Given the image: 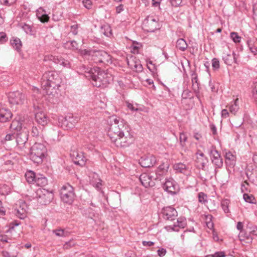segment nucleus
I'll use <instances>...</instances> for the list:
<instances>
[{
	"mask_svg": "<svg viewBox=\"0 0 257 257\" xmlns=\"http://www.w3.org/2000/svg\"><path fill=\"white\" fill-rule=\"evenodd\" d=\"M108 136L117 147H128L134 141L133 135L128 125L123 120L112 116Z\"/></svg>",
	"mask_w": 257,
	"mask_h": 257,
	"instance_id": "f257e3e1",
	"label": "nucleus"
},
{
	"mask_svg": "<svg viewBox=\"0 0 257 257\" xmlns=\"http://www.w3.org/2000/svg\"><path fill=\"white\" fill-rule=\"evenodd\" d=\"M61 79L55 71L46 72L42 76L41 85L44 93L48 96L49 101L54 102L58 96Z\"/></svg>",
	"mask_w": 257,
	"mask_h": 257,
	"instance_id": "f03ea898",
	"label": "nucleus"
},
{
	"mask_svg": "<svg viewBox=\"0 0 257 257\" xmlns=\"http://www.w3.org/2000/svg\"><path fill=\"white\" fill-rule=\"evenodd\" d=\"M81 73L89 79H92V84L97 87L105 86L112 80L110 75L101 71L98 67L86 68L83 66Z\"/></svg>",
	"mask_w": 257,
	"mask_h": 257,
	"instance_id": "7ed1b4c3",
	"label": "nucleus"
},
{
	"mask_svg": "<svg viewBox=\"0 0 257 257\" xmlns=\"http://www.w3.org/2000/svg\"><path fill=\"white\" fill-rule=\"evenodd\" d=\"M46 152V148L43 144L36 143L31 148L30 159L35 163L41 164Z\"/></svg>",
	"mask_w": 257,
	"mask_h": 257,
	"instance_id": "20e7f679",
	"label": "nucleus"
},
{
	"mask_svg": "<svg viewBox=\"0 0 257 257\" xmlns=\"http://www.w3.org/2000/svg\"><path fill=\"white\" fill-rule=\"evenodd\" d=\"M59 192L60 198L63 203L69 205L72 204L76 197L72 186L66 183L61 187Z\"/></svg>",
	"mask_w": 257,
	"mask_h": 257,
	"instance_id": "39448f33",
	"label": "nucleus"
},
{
	"mask_svg": "<svg viewBox=\"0 0 257 257\" xmlns=\"http://www.w3.org/2000/svg\"><path fill=\"white\" fill-rule=\"evenodd\" d=\"M54 197L53 193L44 188H40L36 192V198L38 202L42 204L46 205L50 203Z\"/></svg>",
	"mask_w": 257,
	"mask_h": 257,
	"instance_id": "423d86ee",
	"label": "nucleus"
},
{
	"mask_svg": "<svg viewBox=\"0 0 257 257\" xmlns=\"http://www.w3.org/2000/svg\"><path fill=\"white\" fill-rule=\"evenodd\" d=\"M92 59L96 63L106 64L111 62V57L104 51H96L92 54Z\"/></svg>",
	"mask_w": 257,
	"mask_h": 257,
	"instance_id": "0eeeda50",
	"label": "nucleus"
},
{
	"mask_svg": "<svg viewBox=\"0 0 257 257\" xmlns=\"http://www.w3.org/2000/svg\"><path fill=\"white\" fill-rule=\"evenodd\" d=\"M29 121L25 119L24 117L17 116L12 121L11 124V128L17 131L26 130L29 127Z\"/></svg>",
	"mask_w": 257,
	"mask_h": 257,
	"instance_id": "6e6552de",
	"label": "nucleus"
},
{
	"mask_svg": "<svg viewBox=\"0 0 257 257\" xmlns=\"http://www.w3.org/2000/svg\"><path fill=\"white\" fill-rule=\"evenodd\" d=\"M8 98L10 103L12 104L22 105L26 101L25 95L20 91L10 92Z\"/></svg>",
	"mask_w": 257,
	"mask_h": 257,
	"instance_id": "1a4fd4ad",
	"label": "nucleus"
},
{
	"mask_svg": "<svg viewBox=\"0 0 257 257\" xmlns=\"http://www.w3.org/2000/svg\"><path fill=\"white\" fill-rule=\"evenodd\" d=\"M143 28L147 32H154L159 28L158 20L153 16L148 17L143 22Z\"/></svg>",
	"mask_w": 257,
	"mask_h": 257,
	"instance_id": "9d476101",
	"label": "nucleus"
},
{
	"mask_svg": "<svg viewBox=\"0 0 257 257\" xmlns=\"http://www.w3.org/2000/svg\"><path fill=\"white\" fill-rule=\"evenodd\" d=\"M28 138V131L27 130H23L21 132L17 135L16 142L17 146L21 150H23L25 149Z\"/></svg>",
	"mask_w": 257,
	"mask_h": 257,
	"instance_id": "9b49d317",
	"label": "nucleus"
},
{
	"mask_svg": "<svg viewBox=\"0 0 257 257\" xmlns=\"http://www.w3.org/2000/svg\"><path fill=\"white\" fill-rule=\"evenodd\" d=\"M186 225V219L183 217H180L177 219L172 225H169L165 226V229L168 231H178L180 228H183Z\"/></svg>",
	"mask_w": 257,
	"mask_h": 257,
	"instance_id": "f8f14e48",
	"label": "nucleus"
},
{
	"mask_svg": "<svg viewBox=\"0 0 257 257\" xmlns=\"http://www.w3.org/2000/svg\"><path fill=\"white\" fill-rule=\"evenodd\" d=\"M18 207L15 210V214L19 218L24 219L27 216L28 206L26 202L23 200H20L18 202Z\"/></svg>",
	"mask_w": 257,
	"mask_h": 257,
	"instance_id": "ddd939ff",
	"label": "nucleus"
},
{
	"mask_svg": "<svg viewBox=\"0 0 257 257\" xmlns=\"http://www.w3.org/2000/svg\"><path fill=\"white\" fill-rule=\"evenodd\" d=\"M162 214L165 219L170 221H174L178 215L176 209L171 206L164 208Z\"/></svg>",
	"mask_w": 257,
	"mask_h": 257,
	"instance_id": "4468645a",
	"label": "nucleus"
},
{
	"mask_svg": "<svg viewBox=\"0 0 257 257\" xmlns=\"http://www.w3.org/2000/svg\"><path fill=\"white\" fill-rule=\"evenodd\" d=\"M44 61H52L55 63L59 64L64 67H69L70 63L66 60H64L58 56H55L52 55H47L44 56Z\"/></svg>",
	"mask_w": 257,
	"mask_h": 257,
	"instance_id": "2eb2a0df",
	"label": "nucleus"
},
{
	"mask_svg": "<svg viewBox=\"0 0 257 257\" xmlns=\"http://www.w3.org/2000/svg\"><path fill=\"white\" fill-rule=\"evenodd\" d=\"M164 190L171 194H175L178 190V186L173 179H166L164 184Z\"/></svg>",
	"mask_w": 257,
	"mask_h": 257,
	"instance_id": "dca6fc26",
	"label": "nucleus"
},
{
	"mask_svg": "<svg viewBox=\"0 0 257 257\" xmlns=\"http://www.w3.org/2000/svg\"><path fill=\"white\" fill-rule=\"evenodd\" d=\"M78 121L77 117L67 116L63 120L62 126L66 130L71 129L75 126Z\"/></svg>",
	"mask_w": 257,
	"mask_h": 257,
	"instance_id": "f3484780",
	"label": "nucleus"
},
{
	"mask_svg": "<svg viewBox=\"0 0 257 257\" xmlns=\"http://www.w3.org/2000/svg\"><path fill=\"white\" fill-rule=\"evenodd\" d=\"M35 120L38 124L44 126L48 123L49 118L44 111L38 109L35 111Z\"/></svg>",
	"mask_w": 257,
	"mask_h": 257,
	"instance_id": "a211bd4d",
	"label": "nucleus"
},
{
	"mask_svg": "<svg viewBox=\"0 0 257 257\" xmlns=\"http://www.w3.org/2000/svg\"><path fill=\"white\" fill-rule=\"evenodd\" d=\"M156 162V158L153 155L142 157L140 160V165L144 168H149L154 166Z\"/></svg>",
	"mask_w": 257,
	"mask_h": 257,
	"instance_id": "6ab92c4d",
	"label": "nucleus"
},
{
	"mask_svg": "<svg viewBox=\"0 0 257 257\" xmlns=\"http://www.w3.org/2000/svg\"><path fill=\"white\" fill-rule=\"evenodd\" d=\"M195 161L197 164V166L202 169H204V168L208 162L207 157H206L204 154L200 151H197L196 153Z\"/></svg>",
	"mask_w": 257,
	"mask_h": 257,
	"instance_id": "aec40b11",
	"label": "nucleus"
},
{
	"mask_svg": "<svg viewBox=\"0 0 257 257\" xmlns=\"http://www.w3.org/2000/svg\"><path fill=\"white\" fill-rule=\"evenodd\" d=\"M72 159L75 164L80 166L85 165L86 158L84 156L83 153L81 152H73L71 154Z\"/></svg>",
	"mask_w": 257,
	"mask_h": 257,
	"instance_id": "412c9836",
	"label": "nucleus"
},
{
	"mask_svg": "<svg viewBox=\"0 0 257 257\" xmlns=\"http://www.w3.org/2000/svg\"><path fill=\"white\" fill-rule=\"evenodd\" d=\"M210 155L212 162L218 168L221 167L223 165V161L218 152L215 150H211Z\"/></svg>",
	"mask_w": 257,
	"mask_h": 257,
	"instance_id": "4be33fe9",
	"label": "nucleus"
},
{
	"mask_svg": "<svg viewBox=\"0 0 257 257\" xmlns=\"http://www.w3.org/2000/svg\"><path fill=\"white\" fill-rule=\"evenodd\" d=\"M173 168L176 172L181 173L186 175H189L190 173L189 166L183 163H176L174 165Z\"/></svg>",
	"mask_w": 257,
	"mask_h": 257,
	"instance_id": "5701e85b",
	"label": "nucleus"
},
{
	"mask_svg": "<svg viewBox=\"0 0 257 257\" xmlns=\"http://www.w3.org/2000/svg\"><path fill=\"white\" fill-rule=\"evenodd\" d=\"M139 179L142 184L146 188L154 185V182L152 180V177L146 173L141 175Z\"/></svg>",
	"mask_w": 257,
	"mask_h": 257,
	"instance_id": "b1692460",
	"label": "nucleus"
},
{
	"mask_svg": "<svg viewBox=\"0 0 257 257\" xmlns=\"http://www.w3.org/2000/svg\"><path fill=\"white\" fill-rule=\"evenodd\" d=\"M223 60L224 63L228 65H231L233 62L237 63V58L234 52L224 53Z\"/></svg>",
	"mask_w": 257,
	"mask_h": 257,
	"instance_id": "393cba45",
	"label": "nucleus"
},
{
	"mask_svg": "<svg viewBox=\"0 0 257 257\" xmlns=\"http://www.w3.org/2000/svg\"><path fill=\"white\" fill-rule=\"evenodd\" d=\"M12 113L11 111L5 108L0 109V121L5 122L11 118Z\"/></svg>",
	"mask_w": 257,
	"mask_h": 257,
	"instance_id": "a878e982",
	"label": "nucleus"
},
{
	"mask_svg": "<svg viewBox=\"0 0 257 257\" xmlns=\"http://www.w3.org/2000/svg\"><path fill=\"white\" fill-rule=\"evenodd\" d=\"M238 238L240 241L244 242L245 243H250L252 241V238L250 233H247L244 231L240 232Z\"/></svg>",
	"mask_w": 257,
	"mask_h": 257,
	"instance_id": "bb28decb",
	"label": "nucleus"
},
{
	"mask_svg": "<svg viewBox=\"0 0 257 257\" xmlns=\"http://www.w3.org/2000/svg\"><path fill=\"white\" fill-rule=\"evenodd\" d=\"M238 98L235 99L233 102H231L228 106L229 110L231 113L235 115L239 109Z\"/></svg>",
	"mask_w": 257,
	"mask_h": 257,
	"instance_id": "cd10ccee",
	"label": "nucleus"
},
{
	"mask_svg": "<svg viewBox=\"0 0 257 257\" xmlns=\"http://www.w3.org/2000/svg\"><path fill=\"white\" fill-rule=\"evenodd\" d=\"M176 47L181 51H184L188 47V44L182 38L179 39L176 42Z\"/></svg>",
	"mask_w": 257,
	"mask_h": 257,
	"instance_id": "c85d7f7f",
	"label": "nucleus"
},
{
	"mask_svg": "<svg viewBox=\"0 0 257 257\" xmlns=\"http://www.w3.org/2000/svg\"><path fill=\"white\" fill-rule=\"evenodd\" d=\"M19 26L22 28L26 34L31 35H34L35 34V31L33 30L32 27L29 25L26 24L21 23Z\"/></svg>",
	"mask_w": 257,
	"mask_h": 257,
	"instance_id": "c756f323",
	"label": "nucleus"
},
{
	"mask_svg": "<svg viewBox=\"0 0 257 257\" xmlns=\"http://www.w3.org/2000/svg\"><path fill=\"white\" fill-rule=\"evenodd\" d=\"M25 177L29 183H33L35 182L37 176L34 172L29 171L26 173Z\"/></svg>",
	"mask_w": 257,
	"mask_h": 257,
	"instance_id": "7c9ffc66",
	"label": "nucleus"
},
{
	"mask_svg": "<svg viewBox=\"0 0 257 257\" xmlns=\"http://www.w3.org/2000/svg\"><path fill=\"white\" fill-rule=\"evenodd\" d=\"M235 156L233 155L231 152H229L226 153V163L230 165H234L235 163Z\"/></svg>",
	"mask_w": 257,
	"mask_h": 257,
	"instance_id": "2f4dec72",
	"label": "nucleus"
},
{
	"mask_svg": "<svg viewBox=\"0 0 257 257\" xmlns=\"http://www.w3.org/2000/svg\"><path fill=\"white\" fill-rule=\"evenodd\" d=\"M11 44L14 48L19 51L22 47V42L20 39L14 38L11 40Z\"/></svg>",
	"mask_w": 257,
	"mask_h": 257,
	"instance_id": "473e14b6",
	"label": "nucleus"
},
{
	"mask_svg": "<svg viewBox=\"0 0 257 257\" xmlns=\"http://www.w3.org/2000/svg\"><path fill=\"white\" fill-rule=\"evenodd\" d=\"M35 182L38 186H43L47 184V180L46 178L43 177L41 175H40L38 176H37Z\"/></svg>",
	"mask_w": 257,
	"mask_h": 257,
	"instance_id": "72a5a7b5",
	"label": "nucleus"
},
{
	"mask_svg": "<svg viewBox=\"0 0 257 257\" xmlns=\"http://www.w3.org/2000/svg\"><path fill=\"white\" fill-rule=\"evenodd\" d=\"M100 32L107 37H110L112 35L111 28L108 25H104L102 26L101 28Z\"/></svg>",
	"mask_w": 257,
	"mask_h": 257,
	"instance_id": "f704fd0d",
	"label": "nucleus"
},
{
	"mask_svg": "<svg viewBox=\"0 0 257 257\" xmlns=\"http://www.w3.org/2000/svg\"><path fill=\"white\" fill-rule=\"evenodd\" d=\"M139 59L138 58L133 56H131L129 57H127V63L128 67L131 69H132L135 66V64L137 63V61Z\"/></svg>",
	"mask_w": 257,
	"mask_h": 257,
	"instance_id": "c9c22d12",
	"label": "nucleus"
},
{
	"mask_svg": "<svg viewBox=\"0 0 257 257\" xmlns=\"http://www.w3.org/2000/svg\"><path fill=\"white\" fill-rule=\"evenodd\" d=\"M65 47L76 50L78 48V45L75 41H68L65 44Z\"/></svg>",
	"mask_w": 257,
	"mask_h": 257,
	"instance_id": "e433bc0d",
	"label": "nucleus"
},
{
	"mask_svg": "<svg viewBox=\"0 0 257 257\" xmlns=\"http://www.w3.org/2000/svg\"><path fill=\"white\" fill-rule=\"evenodd\" d=\"M53 232L57 236L63 237L68 235V232L62 229H55L53 230Z\"/></svg>",
	"mask_w": 257,
	"mask_h": 257,
	"instance_id": "4c0bfd02",
	"label": "nucleus"
},
{
	"mask_svg": "<svg viewBox=\"0 0 257 257\" xmlns=\"http://www.w3.org/2000/svg\"><path fill=\"white\" fill-rule=\"evenodd\" d=\"M10 191V187L6 184L1 185L0 186V193L5 195L8 194Z\"/></svg>",
	"mask_w": 257,
	"mask_h": 257,
	"instance_id": "58836bf2",
	"label": "nucleus"
},
{
	"mask_svg": "<svg viewBox=\"0 0 257 257\" xmlns=\"http://www.w3.org/2000/svg\"><path fill=\"white\" fill-rule=\"evenodd\" d=\"M243 197L245 202L250 203H254L255 198L252 195H249L246 193H244Z\"/></svg>",
	"mask_w": 257,
	"mask_h": 257,
	"instance_id": "ea45409f",
	"label": "nucleus"
},
{
	"mask_svg": "<svg viewBox=\"0 0 257 257\" xmlns=\"http://www.w3.org/2000/svg\"><path fill=\"white\" fill-rule=\"evenodd\" d=\"M96 177V181H94V180H93V179H92L91 181V184L95 187H96L97 188H99L100 187V186L101 185V180L99 178H98V175L97 174H94V177Z\"/></svg>",
	"mask_w": 257,
	"mask_h": 257,
	"instance_id": "a19ab883",
	"label": "nucleus"
},
{
	"mask_svg": "<svg viewBox=\"0 0 257 257\" xmlns=\"http://www.w3.org/2000/svg\"><path fill=\"white\" fill-rule=\"evenodd\" d=\"M143 69L142 65L141 64L140 61L139 60L138 61H137L135 66L132 70L137 72H140L142 71Z\"/></svg>",
	"mask_w": 257,
	"mask_h": 257,
	"instance_id": "79ce46f5",
	"label": "nucleus"
},
{
	"mask_svg": "<svg viewBox=\"0 0 257 257\" xmlns=\"http://www.w3.org/2000/svg\"><path fill=\"white\" fill-rule=\"evenodd\" d=\"M187 140L186 135L184 133H181L180 134L179 141L181 146L184 147L185 145V142Z\"/></svg>",
	"mask_w": 257,
	"mask_h": 257,
	"instance_id": "37998d69",
	"label": "nucleus"
},
{
	"mask_svg": "<svg viewBox=\"0 0 257 257\" xmlns=\"http://www.w3.org/2000/svg\"><path fill=\"white\" fill-rule=\"evenodd\" d=\"M229 203V201L227 199H225L222 200L221 202V206L222 209H223L225 213H227L229 212L228 209V205Z\"/></svg>",
	"mask_w": 257,
	"mask_h": 257,
	"instance_id": "c03bdc74",
	"label": "nucleus"
},
{
	"mask_svg": "<svg viewBox=\"0 0 257 257\" xmlns=\"http://www.w3.org/2000/svg\"><path fill=\"white\" fill-rule=\"evenodd\" d=\"M230 37L235 43H239L241 40V37L236 32H231L230 33Z\"/></svg>",
	"mask_w": 257,
	"mask_h": 257,
	"instance_id": "a18cd8bd",
	"label": "nucleus"
},
{
	"mask_svg": "<svg viewBox=\"0 0 257 257\" xmlns=\"http://www.w3.org/2000/svg\"><path fill=\"white\" fill-rule=\"evenodd\" d=\"M212 67L214 70H217L219 68V61L217 58H213L212 60Z\"/></svg>",
	"mask_w": 257,
	"mask_h": 257,
	"instance_id": "49530a36",
	"label": "nucleus"
},
{
	"mask_svg": "<svg viewBox=\"0 0 257 257\" xmlns=\"http://www.w3.org/2000/svg\"><path fill=\"white\" fill-rule=\"evenodd\" d=\"M12 157L10 154L9 155H5L4 156V160L5 161V164L6 165H12L13 162L11 160Z\"/></svg>",
	"mask_w": 257,
	"mask_h": 257,
	"instance_id": "de8ad7c7",
	"label": "nucleus"
},
{
	"mask_svg": "<svg viewBox=\"0 0 257 257\" xmlns=\"http://www.w3.org/2000/svg\"><path fill=\"white\" fill-rule=\"evenodd\" d=\"M198 200L202 203H204L206 201L207 196L202 192H200L198 195Z\"/></svg>",
	"mask_w": 257,
	"mask_h": 257,
	"instance_id": "09e8293b",
	"label": "nucleus"
},
{
	"mask_svg": "<svg viewBox=\"0 0 257 257\" xmlns=\"http://www.w3.org/2000/svg\"><path fill=\"white\" fill-rule=\"evenodd\" d=\"M136 106H134L133 104H132L131 103H127V107L132 110H134V111H142L143 110V109L141 108L138 107V104H136Z\"/></svg>",
	"mask_w": 257,
	"mask_h": 257,
	"instance_id": "8fccbe9b",
	"label": "nucleus"
},
{
	"mask_svg": "<svg viewBox=\"0 0 257 257\" xmlns=\"http://www.w3.org/2000/svg\"><path fill=\"white\" fill-rule=\"evenodd\" d=\"M225 252L224 251H218L213 254L208 255L205 257H225Z\"/></svg>",
	"mask_w": 257,
	"mask_h": 257,
	"instance_id": "3c124183",
	"label": "nucleus"
},
{
	"mask_svg": "<svg viewBox=\"0 0 257 257\" xmlns=\"http://www.w3.org/2000/svg\"><path fill=\"white\" fill-rule=\"evenodd\" d=\"M168 168V164L163 163L162 164L159 166L158 170L161 171L162 172V173H164V172L167 171Z\"/></svg>",
	"mask_w": 257,
	"mask_h": 257,
	"instance_id": "603ef678",
	"label": "nucleus"
},
{
	"mask_svg": "<svg viewBox=\"0 0 257 257\" xmlns=\"http://www.w3.org/2000/svg\"><path fill=\"white\" fill-rule=\"evenodd\" d=\"M84 7L86 8L89 9L92 6L91 0H81Z\"/></svg>",
	"mask_w": 257,
	"mask_h": 257,
	"instance_id": "864d4df0",
	"label": "nucleus"
},
{
	"mask_svg": "<svg viewBox=\"0 0 257 257\" xmlns=\"http://www.w3.org/2000/svg\"><path fill=\"white\" fill-rule=\"evenodd\" d=\"M45 13V10L43 8H40L37 10L36 16L39 19V18H42V16Z\"/></svg>",
	"mask_w": 257,
	"mask_h": 257,
	"instance_id": "5fc2aeb1",
	"label": "nucleus"
},
{
	"mask_svg": "<svg viewBox=\"0 0 257 257\" xmlns=\"http://www.w3.org/2000/svg\"><path fill=\"white\" fill-rule=\"evenodd\" d=\"M93 51L91 50H87L86 49L81 50H80V54L84 56H91L92 57V54H93Z\"/></svg>",
	"mask_w": 257,
	"mask_h": 257,
	"instance_id": "6e6d98bb",
	"label": "nucleus"
},
{
	"mask_svg": "<svg viewBox=\"0 0 257 257\" xmlns=\"http://www.w3.org/2000/svg\"><path fill=\"white\" fill-rule=\"evenodd\" d=\"M16 1V0H0L2 4L6 6H10L12 4H13L15 3Z\"/></svg>",
	"mask_w": 257,
	"mask_h": 257,
	"instance_id": "4d7b16f0",
	"label": "nucleus"
},
{
	"mask_svg": "<svg viewBox=\"0 0 257 257\" xmlns=\"http://www.w3.org/2000/svg\"><path fill=\"white\" fill-rule=\"evenodd\" d=\"M40 133V131L36 126H33L32 129V134L34 137H37L39 136Z\"/></svg>",
	"mask_w": 257,
	"mask_h": 257,
	"instance_id": "13d9d810",
	"label": "nucleus"
},
{
	"mask_svg": "<svg viewBox=\"0 0 257 257\" xmlns=\"http://www.w3.org/2000/svg\"><path fill=\"white\" fill-rule=\"evenodd\" d=\"M7 40L6 34L4 32H0V43L3 44Z\"/></svg>",
	"mask_w": 257,
	"mask_h": 257,
	"instance_id": "bf43d9fd",
	"label": "nucleus"
},
{
	"mask_svg": "<svg viewBox=\"0 0 257 257\" xmlns=\"http://www.w3.org/2000/svg\"><path fill=\"white\" fill-rule=\"evenodd\" d=\"M41 22L45 23L48 22L49 20V17L46 13L44 14L42 18H39L38 19Z\"/></svg>",
	"mask_w": 257,
	"mask_h": 257,
	"instance_id": "052dcab7",
	"label": "nucleus"
},
{
	"mask_svg": "<svg viewBox=\"0 0 257 257\" xmlns=\"http://www.w3.org/2000/svg\"><path fill=\"white\" fill-rule=\"evenodd\" d=\"M248 186V183L246 181H244L241 185V190L242 192H245L247 191L248 188L247 186Z\"/></svg>",
	"mask_w": 257,
	"mask_h": 257,
	"instance_id": "680f3d73",
	"label": "nucleus"
},
{
	"mask_svg": "<svg viewBox=\"0 0 257 257\" xmlns=\"http://www.w3.org/2000/svg\"><path fill=\"white\" fill-rule=\"evenodd\" d=\"M183 0H170L171 5L174 7H178L181 5Z\"/></svg>",
	"mask_w": 257,
	"mask_h": 257,
	"instance_id": "e2e57ef3",
	"label": "nucleus"
},
{
	"mask_svg": "<svg viewBox=\"0 0 257 257\" xmlns=\"http://www.w3.org/2000/svg\"><path fill=\"white\" fill-rule=\"evenodd\" d=\"M74 245V243L73 242V241L72 240H70L67 242H66L63 246V247L65 249H68Z\"/></svg>",
	"mask_w": 257,
	"mask_h": 257,
	"instance_id": "0e129e2a",
	"label": "nucleus"
},
{
	"mask_svg": "<svg viewBox=\"0 0 257 257\" xmlns=\"http://www.w3.org/2000/svg\"><path fill=\"white\" fill-rule=\"evenodd\" d=\"M78 25L75 24L71 26V32L74 34L76 35L78 33L77 31Z\"/></svg>",
	"mask_w": 257,
	"mask_h": 257,
	"instance_id": "69168bd1",
	"label": "nucleus"
},
{
	"mask_svg": "<svg viewBox=\"0 0 257 257\" xmlns=\"http://www.w3.org/2000/svg\"><path fill=\"white\" fill-rule=\"evenodd\" d=\"M166 253V250L164 248H161L158 250V254L160 257L164 256Z\"/></svg>",
	"mask_w": 257,
	"mask_h": 257,
	"instance_id": "338daca9",
	"label": "nucleus"
},
{
	"mask_svg": "<svg viewBox=\"0 0 257 257\" xmlns=\"http://www.w3.org/2000/svg\"><path fill=\"white\" fill-rule=\"evenodd\" d=\"M252 93L254 99L257 101V84L255 85L252 90Z\"/></svg>",
	"mask_w": 257,
	"mask_h": 257,
	"instance_id": "774afa93",
	"label": "nucleus"
}]
</instances>
